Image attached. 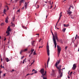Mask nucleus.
Segmentation results:
<instances>
[{
  "mask_svg": "<svg viewBox=\"0 0 79 79\" xmlns=\"http://www.w3.org/2000/svg\"><path fill=\"white\" fill-rule=\"evenodd\" d=\"M57 48L58 55V57H59V56H60V54L61 49V48L60 47V46H58V45H57Z\"/></svg>",
  "mask_w": 79,
  "mask_h": 79,
  "instance_id": "nucleus-1",
  "label": "nucleus"
},
{
  "mask_svg": "<svg viewBox=\"0 0 79 79\" xmlns=\"http://www.w3.org/2000/svg\"><path fill=\"white\" fill-rule=\"evenodd\" d=\"M47 52L48 56H50V50H49V45L48 43H47Z\"/></svg>",
  "mask_w": 79,
  "mask_h": 79,
  "instance_id": "nucleus-2",
  "label": "nucleus"
},
{
  "mask_svg": "<svg viewBox=\"0 0 79 79\" xmlns=\"http://www.w3.org/2000/svg\"><path fill=\"white\" fill-rule=\"evenodd\" d=\"M10 31H11V29H10V27L9 26L7 28V30L6 31V34H10Z\"/></svg>",
  "mask_w": 79,
  "mask_h": 79,
  "instance_id": "nucleus-3",
  "label": "nucleus"
},
{
  "mask_svg": "<svg viewBox=\"0 0 79 79\" xmlns=\"http://www.w3.org/2000/svg\"><path fill=\"white\" fill-rule=\"evenodd\" d=\"M40 73L43 74L44 73V69H42L40 71Z\"/></svg>",
  "mask_w": 79,
  "mask_h": 79,
  "instance_id": "nucleus-4",
  "label": "nucleus"
},
{
  "mask_svg": "<svg viewBox=\"0 0 79 79\" xmlns=\"http://www.w3.org/2000/svg\"><path fill=\"white\" fill-rule=\"evenodd\" d=\"M51 33L52 34V36H53V40H56V39H55V36L54 35V34H53V32L52 31V28L51 29Z\"/></svg>",
  "mask_w": 79,
  "mask_h": 79,
  "instance_id": "nucleus-5",
  "label": "nucleus"
},
{
  "mask_svg": "<svg viewBox=\"0 0 79 79\" xmlns=\"http://www.w3.org/2000/svg\"><path fill=\"white\" fill-rule=\"evenodd\" d=\"M54 42V47L55 48H56V40H53Z\"/></svg>",
  "mask_w": 79,
  "mask_h": 79,
  "instance_id": "nucleus-6",
  "label": "nucleus"
},
{
  "mask_svg": "<svg viewBox=\"0 0 79 79\" xmlns=\"http://www.w3.org/2000/svg\"><path fill=\"white\" fill-rule=\"evenodd\" d=\"M76 67H77V66L76 65V64H74L73 66V67L72 68L73 70H75Z\"/></svg>",
  "mask_w": 79,
  "mask_h": 79,
  "instance_id": "nucleus-7",
  "label": "nucleus"
},
{
  "mask_svg": "<svg viewBox=\"0 0 79 79\" xmlns=\"http://www.w3.org/2000/svg\"><path fill=\"white\" fill-rule=\"evenodd\" d=\"M25 1V0H20V1L19 2V6H21V4H22V3H23V2H24Z\"/></svg>",
  "mask_w": 79,
  "mask_h": 79,
  "instance_id": "nucleus-8",
  "label": "nucleus"
},
{
  "mask_svg": "<svg viewBox=\"0 0 79 79\" xmlns=\"http://www.w3.org/2000/svg\"><path fill=\"white\" fill-rule=\"evenodd\" d=\"M56 68H57L58 69H59V74H60L61 73V68L60 67H56Z\"/></svg>",
  "mask_w": 79,
  "mask_h": 79,
  "instance_id": "nucleus-9",
  "label": "nucleus"
},
{
  "mask_svg": "<svg viewBox=\"0 0 79 79\" xmlns=\"http://www.w3.org/2000/svg\"><path fill=\"white\" fill-rule=\"evenodd\" d=\"M56 68H57L58 69H59V74H60L61 73V68L60 67H56Z\"/></svg>",
  "mask_w": 79,
  "mask_h": 79,
  "instance_id": "nucleus-10",
  "label": "nucleus"
},
{
  "mask_svg": "<svg viewBox=\"0 0 79 79\" xmlns=\"http://www.w3.org/2000/svg\"><path fill=\"white\" fill-rule=\"evenodd\" d=\"M27 5H28V4H27L25 2V4L24 6L25 9H27Z\"/></svg>",
  "mask_w": 79,
  "mask_h": 79,
  "instance_id": "nucleus-11",
  "label": "nucleus"
},
{
  "mask_svg": "<svg viewBox=\"0 0 79 79\" xmlns=\"http://www.w3.org/2000/svg\"><path fill=\"white\" fill-rule=\"evenodd\" d=\"M50 61V56L48 57V60L47 61V67H48V63H49V61Z\"/></svg>",
  "mask_w": 79,
  "mask_h": 79,
  "instance_id": "nucleus-12",
  "label": "nucleus"
},
{
  "mask_svg": "<svg viewBox=\"0 0 79 79\" xmlns=\"http://www.w3.org/2000/svg\"><path fill=\"white\" fill-rule=\"evenodd\" d=\"M50 61V56L48 57V60L47 61V67H48V63H49V61Z\"/></svg>",
  "mask_w": 79,
  "mask_h": 79,
  "instance_id": "nucleus-13",
  "label": "nucleus"
},
{
  "mask_svg": "<svg viewBox=\"0 0 79 79\" xmlns=\"http://www.w3.org/2000/svg\"><path fill=\"white\" fill-rule=\"evenodd\" d=\"M67 14L68 15H70L71 13H72V11H69L68 10L67 11Z\"/></svg>",
  "mask_w": 79,
  "mask_h": 79,
  "instance_id": "nucleus-14",
  "label": "nucleus"
},
{
  "mask_svg": "<svg viewBox=\"0 0 79 79\" xmlns=\"http://www.w3.org/2000/svg\"><path fill=\"white\" fill-rule=\"evenodd\" d=\"M8 17H7L6 19L5 20V22L6 23H8Z\"/></svg>",
  "mask_w": 79,
  "mask_h": 79,
  "instance_id": "nucleus-15",
  "label": "nucleus"
},
{
  "mask_svg": "<svg viewBox=\"0 0 79 79\" xmlns=\"http://www.w3.org/2000/svg\"><path fill=\"white\" fill-rule=\"evenodd\" d=\"M34 44H35V41H33L31 42V45H34Z\"/></svg>",
  "mask_w": 79,
  "mask_h": 79,
  "instance_id": "nucleus-16",
  "label": "nucleus"
},
{
  "mask_svg": "<svg viewBox=\"0 0 79 79\" xmlns=\"http://www.w3.org/2000/svg\"><path fill=\"white\" fill-rule=\"evenodd\" d=\"M60 74V78H61V77L63 76V74H62V73L61 72Z\"/></svg>",
  "mask_w": 79,
  "mask_h": 79,
  "instance_id": "nucleus-17",
  "label": "nucleus"
},
{
  "mask_svg": "<svg viewBox=\"0 0 79 79\" xmlns=\"http://www.w3.org/2000/svg\"><path fill=\"white\" fill-rule=\"evenodd\" d=\"M54 35H55V37L58 36V34H57V33H56V32H54Z\"/></svg>",
  "mask_w": 79,
  "mask_h": 79,
  "instance_id": "nucleus-18",
  "label": "nucleus"
},
{
  "mask_svg": "<svg viewBox=\"0 0 79 79\" xmlns=\"http://www.w3.org/2000/svg\"><path fill=\"white\" fill-rule=\"evenodd\" d=\"M52 73L53 74H55V70H54L53 69H52Z\"/></svg>",
  "mask_w": 79,
  "mask_h": 79,
  "instance_id": "nucleus-19",
  "label": "nucleus"
},
{
  "mask_svg": "<svg viewBox=\"0 0 79 79\" xmlns=\"http://www.w3.org/2000/svg\"><path fill=\"white\" fill-rule=\"evenodd\" d=\"M6 62H8L9 61H10V60H9V59H8V58H6Z\"/></svg>",
  "mask_w": 79,
  "mask_h": 79,
  "instance_id": "nucleus-20",
  "label": "nucleus"
},
{
  "mask_svg": "<svg viewBox=\"0 0 79 79\" xmlns=\"http://www.w3.org/2000/svg\"><path fill=\"white\" fill-rule=\"evenodd\" d=\"M60 61H61V60L60 59H59V60H57V63L58 64H59L60 63Z\"/></svg>",
  "mask_w": 79,
  "mask_h": 79,
  "instance_id": "nucleus-21",
  "label": "nucleus"
},
{
  "mask_svg": "<svg viewBox=\"0 0 79 79\" xmlns=\"http://www.w3.org/2000/svg\"><path fill=\"white\" fill-rule=\"evenodd\" d=\"M66 28H64L62 30V31H63L64 32H65V31H66Z\"/></svg>",
  "mask_w": 79,
  "mask_h": 79,
  "instance_id": "nucleus-22",
  "label": "nucleus"
},
{
  "mask_svg": "<svg viewBox=\"0 0 79 79\" xmlns=\"http://www.w3.org/2000/svg\"><path fill=\"white\" fill-rule=\"evenodd\" d=\"M55 37H56V40L58 41V36H55Z\"/></svg>",
  "mask_w": 79,
  "mask_h": 79,
  "instance_id": "nucleus-23",
  "label": "nucleus"
},
{
  "mask_svg": "<svg viewBox=\"0 0 79 79\" xmlns=\"http://www.w3.org/2000/svg\"><path fill=\"white\" fill-rule=\"evenodd\" d=\"M27 48L23 50L24 52H27Z\"/></svg>",
  "mask_w": 79,
  "mask_h": 79,
  "instance_id": "nucleus-24",
  "label": "nucleus"
},
{
  "mask_svg": "<svg viewBox=\"0 0 79 79\" xmlns=\"http://www.w3.org/2000/svg\"><path fill=\"white\" fill-rule=\"evenodd\" d=\"M58 64L57 63V62H56V63L55 64V66H56V67H57Z\"/></svg>",
  "mask_w": 79,
  "mask_h": 79,
  "instance_id": "nucleus-25",
  "label": "nucleus"
},
{
  "mask_svg": "<svg viewBox=\"0 0 79 79\" xmlns=\"http://www.w3.org/2000/svg\"><path fill=\"white\" fill-rule=\"evenodd\" d=\"M4 24H5V23H1V26H3Z\"/></svg>",
  "mask_w": 79,
  "mask_h": 79,
  "instance_id": "nucleus-26",
  "label": "nucleus"
},
{
  "mask_svg": "<svg viewBox=\"0 0 79 79\" xmlns=\"http://www.w3.org/2000/svg\"><path fill=\"white\" fill-rule=\"evenodd\" d=\"M61 16H62V15H60L59 16V19H61Z\"/></svg>",
  "mask_w": 79,
  "mask_h": 79,
  "instance_id": "nucleus-27",
  "label": "nucleus"
},
{
  "mask_svg": "<svg viewBox=\"0 0 79 79\" xmlns=\"http://www.w3.org/2000/svg\"><path fill=\"white\" fill-rule=\"evenodd\" d=\"M6 12V9H4V13L5 14H6L5 13Z\"/></svg>",
  "mask_w": 79,
  "mask_h": 79,
  "instance_id": "nucleus-28",
  "label": "nucleus"
},
{
  "mask_svg": "<svg viewBox=\"0 0 79 79\" xmlns=\"http://www.w3.org/2000/svg\"><path fill=\"white\" fill-rule=\"evenodd\" d=\"M45 73H44V74H43L41 75V77H44L43 76H45Z\"/></svg>",
  "mask_w": 79,
  "mask_h": 79,
  "instance_id": "nucleus-29",
  "label": "nucleus"
},
{
  "mask_svg": "<svg viewBox=\"0 0 79 79\" xmlns=\"http://www.w3.org/2000/svg\"><path fill=\"white\" fill-rule=\"evenodd\" d=\"M34 49H32L31 50V52H32V53H33V52H34Z\"/></svg>",
  "mask_w": 79,
  "mask_h": 79,
  "instance_id": "nucleus-30",
  "label": "nucleus"
},
{
  "mask_svg": "<svg viewBox=\"0 0 79 79\" xmlns=\"http://www.w3.org/2000/svg\"><path fill=\"white\" fill-rule=\"evenodd\" d=\"M25 60H26V59H25V60H23V62L22 63H23V64H24V62H25Z\"/></svg>",
  "mask_w": 79,
  "mask_h": 79,
  "instance_id": "nucleus-31",
  "label": "nucleus"
},
{
  "mask_svg": "<svg viewBox=\"0 0 79 79\" xmlns=\"http://www.w3.org/2000/svg\"><path fill=\"white\" fill-rule=\"evenodd\" d=\"M12 26H14L15 27V25L14 24V23H12Z\"/></svg>",
  "mask_w": 79,
  "mask_h": 79,
  "instance_id": "nucleus-32",
  "label": "nucleus"
},
{
  "mask_svg": "<svg viewBox=\"0 0 79 79\" xmlns=\"http://www.w3.org/2000/svg\"><path fill=\"white\" fill-rule=\"evenodd\" d=\"M33 55H36V52H35V51L33 52Z\"/></svg>",
  "mask_w": 79,
  "mask_h": 79,
  "instance_id": "nucleus-33",
  "label": "nucleus"
},
{
  "mask_svg": "<svg viewBox=\"0 0 79 79\" xmlns=\"http://www.w3.org/2000/svg\"><path fill=\"white\" fill-rule=\"evenodd\" d=\"M39 8V5H38L36 6V8Z\"/></svg>",
  "mask_w": 79,
  "mask_h": 79,
  "instance_id": "nucleus-34",
  "label": "nucleus"
},
{
  "mask_svg": "<svg viewBox=\"0 0 79 79\" xmlns=\"http://www.w3.org/2000/svg\"><path fill=\"white\" fill-rule=\"evenodd\" d=\"M13 21H15V17H13Z\"/></svg>",
  "mask_w": 79,
  "mask_h": 79,
  "instance_id": "nucleus-35",
  "label": "nucleus"
},
{
  "mask_svg": "<svg viewBox=\"0 0 79 79\" xmlns=\"http://www.w3.org/2000/svg\"><path fill=\"white\" fill-rule=\"evenodd\" d=\"M37 73V71L36 70L35 71V73H34V74H35Z\"/></svg>",
  "mask_w": 79,
  "mask_h": 79,
  "instance_id": "nucleus-36",
  "label": "nucleus"
},
{
  "mask_svg": "<svg viewBox=\"0 0 79 79\" xmlns=\"http://www.w3.org/2000/svg\"><path fill=\"white\" fill-rule=\"evenodd\" d=\"M17 12L18 13H20V10L19 9V10H18Z\"/></svg>",
  "mask_w": 79,
  "mask_h": 79,
  "instance_id": "nucleus-37",
  "label": "nucleus"
},
{
  "mask_svg": "<svg viewBox=\"0 0 79 79\" xmlns=\"http://www.w3.org/2000/svg\"><path fill=\"white\" fill-rule=\"evenodd\" d=\"M69 26V24H68L66 25V27H68Z\"/></svg>",
  "mask_w": 79,
  "mask_h": 79,
  "instance_id": "nucleus-38",
  "label": "nucleus"
},
{
  "mask_svg": "<svg viewBox=\"0 0 79 79\" xmlns=\"http://www.w3.org/2000/svg\"><path fill=\"white\" fill-rule=\"evenodd\" d=\"M70 9H71V7H70L69 8V11H70Z\"/></svg>",
  "mask_w": 79,
  "mask_h": 79,
  "instance_id": "nucleus-39",
  "label": "nucleus"
},
{
  "mask_svg": "<svg viewBox=\"0 0 79 79\" xmlns=\"http://www.w3.org/2000/svg\"><path fill=\"white\" fill-rule=\"evenodd\" d=\"M7 34L6 35V36H8L9 35H10V33H7Z\"/></svg>",
  "mask_w": 79,
  "mask_h": 79,
  "instance_id": "nucleus-40",
  "label": "nucleus"
},
{
  "mask_svg": "<svg viewBox=\"0 0 79 79\" xmlns=\"http://www.w3.org/2000/svg\"><path fill=\"white\" fill-rule=\"evenodd\" d=\"M18 0H15V3H17Z\"/></svg>",
  "mask_w": 79,
  "mask_h": 79,
  "instance_id": "nucleus-41",
  "label": "nucleus"
},
{
  "mask_svg": "<svg viewBox=\"0 0 79 79\" xmlns=\"http://www.w3.org/2000/svg\"><path fill=\"white\" fill-rule=\"evenodd\" d=\"M34 74V73H32L30 74L29 75H33V74Z\"/></svg>",
  "mask_w": 79,
  "mask_h": 79,
  "instance_id": "nucleus-42",
  "label": "nucleus"
},
{
  "mask_svg": "<svg viewBox=\"0 0 79 79\" xmlns=\"http://www.w3.org/2000/svg\"><path fill=\"white\" fill-rule=\"evenodd\" d=\"M43 79H47V78H46V77H43Z\"/></svg>",
  "mask_w": 79,
  "mask_h": 79,
  "instance_id": "nucleus-43",
  "label": "nucleus"
},
{
  "mask_svg": "<svg viewBox=\"0 0 79 79\" xmlns=\"http://www.w3.org/2000/svg\"><path fill=\"white\" fill-rule=\"evenodd\" d=\"M47 9H49V6H47Z\"/></svg>",
  "mask_w": 79,
  "mask_h": 79,
  "instance_id": "nucleus-44",
  "label": "nucleus"
},
{
  "mask_svg": "<svg viewBox=\"0 0 79 79\" xmlns=\"http://www.w3.org/2000/svg\"><path fill=\"white\" fill-rule=\"evenodd\" d=\"M68 46H66L65 48V50H67V48H68Z\"/></svg>",
  "mask_w": 79,
  "mask_h": 79,
  "instance_id": "nucleus-45",
  "label": "nucleus"
},
{
  "mask_svg": "<svg viewBox=\"0 0 79 79\" xmlns=\"http://www.w3.org/2000/svg\"><path fill=\"white\" fill-rule=\"evenodd\" d=\"M71 6V7H72V8L73 9L74 8V7L73 6Z\"/></svg>",
  "mask_w": 79,
  "mask_h": 79,
  "instance_id": "nucleus-46",
  "label": "nucleus"
},
{
  "mask_svg": "<svg viewBox=\"0 0 79 79\" xmlns=\"http://www.w3.org/2000/svg\"><path fill=\"white\" fill-rule=\"evenodd\" d=\"M28 5V4H29V2H25Z\"/></svg>",
  "mask_w": 79,
  "mask_h": 79,
  "instance_id": "nucleus-47",
  "label": "nucleus"
},
{
  "mask_svg": "<svg viewBox=\"0 0 79 79\" xmlns=\"http://www.w3.org/2000/svg\"><path fill=\"white\" fill-rule=\"evenodd\" d=\"M35 62V60H34L33 61V63H34Z\"/></svg>",
  "mask_w": 79,
  "mask_h": 79,
  "instance_id": "nucleus-48",
  "label": "nucleus"
},
{
  "mask_svg": "<svg viewBox=\"0 0 79 79\" xmlns=\"http://www.w3.org/2000/svg\"><path fill=\"white\" fill-rule=\"evenodd\" d=\"M35 69H33L32 70V72H33V71H35Z\"/></svg>",
  "mask_w": 79,
  "mask_h": 79,
  "instance_id": "nucleus-49",
  "label": "nucleus"
},
{
  "mask_svg": "<svg viewBox=\"0 0 79 79\" xmlns=\"http://www.w3.org/2000/svg\"><path fill=\"white\" fill-rule=\"evenodd\" d=\"M42 47H43V46H40L39 47V49L40 48H42Z\"/></svg>",
  "mask_w": 79,
  "mask_h": 79,
  "instance_id": "nucleus-50",
  "label": "nucleus"
},
{
  "mask_svg": "<svg viewBox=\"0 0 79 79\" xmlns=\"http://www.w3.org/2000/svg\"><path fill=\"white\" fill-rule=\"evenodd\" d=\"M24 52V50H22L20 52Z\"/></svg>",
  "mask_w": 79,
  "mask_h": 79,
  "instance_id": "nucleus-51",
  "label": "nucleus"
},
{
  "mask_svg": "<svg viewBox=\"0 0 79 79\" xmlns=\"http://www.w3.org/2000/svg\"><path fill=\"white\" fill-rule=\"evenodd\" d=\"M24 56H23L22 57H21V59H23V58H24Z\"/></svg>",
  "mask_w": 79,
  "mask_h": 79,
  "instance_id": "nucleus-52",
  "label": "nucleus"
},
{
  "mask_svg": "<svg viewBox=\"0 0 79 79\" xmlns=\"http://www.w3.org/2000/svg\"><path fill=\"white\" fill-rule=\"evenodd\" d=\"M49 4H51V1H49Z\"/></svg>",
  "mask_w": 79,
  "mask_h": 79,
  "instance_id": "nucleus-53",
  "label": "nucleus"
},
{
  "mask_svg": "<svg viewBox=\"0 0 79 79\" xmlns=\"http://www.w3.org/2000/svg\"><path fill=\"white\" fill-rule=\"evenodd\" d=\"M64 27H66V25L65 24H64Z\"/></svg>",
  "mask_w": 79,
  "mask_h": 79,
  "instance_id": "nucleus-54",
  "label": "nucleus"
},
{
  "mask_svg": "<svg viewBox=\"0 0 79 79\" xmlns=\"http://www.w3.org/2000/svg\"><path fill=\"white\" fill-rule=\"evenodd\" d=\"M6 38H5L4 40L5 41V40H6Z\"/></svg>",
  "mask_w": 79,
  "mask_h": 79,
  "instance_id": "nucleus-55",
  "label": "nucleus"
},
{
  "mask_svg": "<svg viewBox=\"0 0 79 79\" xmlns=\"http://www.w3.org/2000/svg\"><path fill=\"white\" fill-rule=\"evenodd\" d=\"M59 21H60V19H59L57 21V23H58V22H59Z\"/></svg>",
  "mask_w": 79,
  "mask_h": 79,
  "instance_id": "nucleus-56",
  "label": "nucleus"
},
{
  "mask_svg": "<svg viewBox=\"0 0 79 79\" xmlns=\"http://www.w3.org/2000/svg\"><path fill=\"white\" fill-rule=\"evenodd\" d=\"M28 62H30L31 61V60H28Z\"/></svg>",
  "mask_w": 79,
  "mask_h": 79,
  "instance_id": "nucleus-57",
  "label": "nucleus"
},
{
  "mask_svg": "<svg viewBox=\"0 0 79 79\" xmlns=\"http://www.w3.org/2000/svg\"><path fill=\"white\" fill-rule=\"evenodd\" d=\"M52 7H53V6H51V7L50 8V9H51L52 8Z\"/></svg>",
  "mask_w": 79,
  "mask_h": 79,
  "instance_id": "nucleus-58",
  "label": "nucleus"
},
{
  "mask_svg": "<svg viewBox=\"0 0 79 79\" xmlns=\"http://www.w3.org/2000/svg\"><path fill=\"white\" fill-rule=\"evenodd\" d=\"M68 78H69V79H70V77H69V76H68Z\"/></svg>",
  "mask_w": 79,
  "mask_h": 79,
  "instance_id": "nucleus-59",
  "label": "nucleus"
},
{
  "mask_svg": "<svg viewBox=\"0 0 79 79\" xmlns=\"http://www.w3.org/2000/svg\"><path fill=\"white\" fill-rule=\"evenodd\" d=\"M60 42H61V43H62V44H63V41H62V40H60Z\"/></svg>",
  "mask_w": 79,
  "mask_h": 79,
  "instance_id": "nucleus-60",
  "label": "nucleus"
},
{
  "mask_svg": "<svg viewBox=\"0 0 79 79\" xmlns=\"http://www.w3.org/2000/svg\"><path fill=\"white\" fill-rule=\"evenodd\" d=\"M29 74H29V73H28V74H27L26 76H28V75H30Z\"/></svg>",
  "mask_w": 79,
  "mask_h": 79,
  "instance_id": "nucleus-61",
  "label": "nucleus"
},
{
  "mask_svg": "<svg viewBox=\"0 0 79 79\" xmlns=\"http://www.w3.org/2000/svg\"><path fill=\"white\" fill-rule=\"evenodd\" d=\"M36 35H39V34H36Z\"/></svg>",
  "mask_w": 79,
  "mask_h": 79,
  "instance_id": "nucleus-62",
  "label": "nucleus"
},
{
  "mask_svg": "<svg viewBox=\"0 0 79 79\" xmlns=\"http://www.w3.org/2000/svg\"><path fill=\"white\" fill-rule=\"evenodd\" d=\"M14 71V69H12V70L11 71V72H13V71Z\"/></svg>",
  "mask_w": 79,
  "mask_h": 79,
  "instance_id": "nucleus-63",
  "label": "nucleus"
},
{
  "mask_svg": "<svg viewBox=\"0 0 79 79\" xmlns=\"http://www.w3.org/2000/svg\"><path fill=\"white\" fill-rule=\"evenodd\" d=\"M77 36H77V35H76V36L75 37H77Z\"/></svg>",
  "mask_w": 79,
  "mask_h": 79,
  "instance_id": "nucleus-64",
  "label": "nucleus"
}]
</instances>
